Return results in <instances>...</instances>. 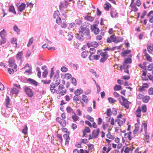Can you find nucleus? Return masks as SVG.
<instances>
[{"label": "nucleus", "mask_w": 153, "mask_h": 153, "mask_svg": "<svg viewBox=\"0 0 153 153\" xmlns=\"http://www.w3.org/2000/svg\"><path fill=\"white\" fill-rule=\"evenodd\" d=\"M67 90L65 89V87L62 85H59L58 88L56 90L55 92L59 94L57 96V98L58 99H60V95L63 96L66 93Z\"/></svg>", "instance_id": "f257e3e1"}, {"label": "nucleus", "mask_w": 153, "mask_h": 153, "mask_svg": "<svg viewBox=\"0 0 153 153\" xmlns=\"http://www.w3.org/2000/svg\"><path fill=\"white\" fill-rule=\"evenodd\" d=\"M97 54L100 55V56L101 57L100 60V61L101 62H104L108 57V55L107 52H102L100 50H99L97 51Z\"/></svg>", "instance_id": "f03ea898"}, {"label": "nucleus", "mask_w": 153, "mask_h": 153, "mask_svg": "<svg viewBox=\"0 0 153 153\" xmlns=\"http://www.w3.org/2000/svg\"><path fill=\"white\" fill-rule=\"evenodd\" d=\"M79 32L83 36H88L89 34V30L85 25H82L80 27Z\"/></svg>", "instance_id": "7ed1b4c3"}, {"label": "nucleus", "mask_w": 153, "mask_h": 153, "mask_svg": "<svg viewBox=\"0 0 153 153\" xmlns=\"http://www.w3.org/2000/svg\"><path fill=\"white\" fill-rule=\"evenodd\" d=\"M13 88L11 89L10 95L12 96L15 94L17 96L19 92V84H13Z\"/></svg>", "instance_id": "20e7f679"}, {"label": "nucleus", "mask_w": 153, "mask_h": 153, "mask_svg": "<svg viewBox=\"0 0 153 153\" xmlns=\"http://www.w3.org/2000/svg\"><path fill=\"white\" fill-rule=\"evenodd\" d=\"M8 63L10 67H12L14 66L13 68L15 69V71H17V65L15 63V61L14 57L9 58Z\"/></svg>", "instance_id": "39448f33"}, {"label": "nucleus", "mask_w": 153, "mask_h": 153, "mask_svg": "<svg viewBox=\"0 0 153 153\" xmlns=\"http://www.w3.org/2000/svg\"><path fill=\"white\" fill-rule=\"evenodd\" d=\"M122 99L123 102H120L121 104L124 106V107L127 109H128L129 108V104H130V102H129L126 98L122 96Z\"/></svg>", "instance_id": "423d86ee"}, {"label": "nucleus", "mask_w": 153, "mask_h": 153, "mask_svg": "<svg viewBox=\"0 0 153 153\" xmlns=\"http://www.w3.org/2000/svg\"><path fill=\"white\" fill-rule=\"evenodd\" d=\"M24 90L28 97H32L33 96L34 93L31 89L28 87H26L25 88Z\"/></svg>", "instance_id": "0eeeda50"}, {"label": "nucleus", "mask_w": 153, "mask_h": 153, "mask_svg": "<svg viewBox=\"0 0 153 153\" xmlns=\"http://www.w3.org/2000/svg\"><path fill=\"white\" fill-rule=\"evenodd\" d=\"M10 102L11 100L9 96L6 95L5 100V105L6 108L10 109V110L11 111V106L12 105V104L10 103Z\"/></svg>", "instance_id": "6e6552de"}, {"label": "nucleus", "mask_w": 153, "mask_h": 153, "mask_svg": "<svg viewBox=\"0 0 153 153\" xmlns=\"http://www.w3.org/2000/svg\"><path fill=\"white\" fill-rule=\"evenodd\" d=\"M56 120L59 123L61 126L62 127H65L66 125V123L65 120L63 119L60 117H58L56 118Z\"/></svg>", "instance_id": "1a4fd4ad"}, {"label": "nucleus", "mask_w": 153, "mask_h": 153, "mask_svg": "<svg viewBox=\"0 0 153 153\" xmlns=\"http://www.w3.org/2000/svg\"><path fill=\"white\" fill-rule=\"evenodd\" d=\"M59 13L58 10L55 11L54 14V18L56 19V22L58 24H60L61 22V18L59 17Z\"/></svg>", "instance_id": "9d476101"}, {"label": "nucleus", "mask_w": 153, "mask_h": 153, "mask_svg": "<svg viewBox=\"0 0 153 153\" xmlns=\"http://www.w3.org/2000/svg\"><path fill=\"white\" fill-rule=\"evenodd\" d=\"M54 81L55 82V84L57 86L60 83V78L58 73L55 74L54 76Z\"/></svg>", "instance_id": "9b49d317"}, {"label": "nucleus", "mask_w": 153, "mask_h": 153, "mask_svg": "<svg viewBox=\"0 0 153 153\" xmlns=\"http://www.w3.org/2000/svg\"><path fill=\"white\" fill-rule=\"evenodd\" d=\"M102 44V42L101 41H100L99 42H91L88 43H87V45L89 48L91 46L94 47V48L97 47L99 44Z\"/></svg>", "instance_id": "f8f14e48"}, {"label": "nucleus", "mask_w": 153, "mask_h": 153, "mask_svg": "<svg viewBox=\"0 0 153 153\" xmlns=\"http://www.w3.org/2000/svg\"><path fill=\"white\" fill-rule=\"evenodd\" d=\"M124 137L125 138L129 140L130 141L134 138V136L132 135L131 132L129 131L125 134Z\"/></svg>", "instance_id": "ddd939ff"}, {"label": "nucleus", "mask_w": 153, "mask_h": 153, "mask_svg": "<svg viewBox=\"0 0 153 153\" xmlns=\"http://www.w3.org/2000/svg\"><path fill=\"white\" fill-rule=\"evenodd\" d=\"M116 41V37L115 35L111 36L107 38V42L108 43H111L112 42H115Z\"/></svg>", "instance_id": "4468645a"}, {"label": "nucleus", "mask_w": 153, "mask_h": 153, "mask_svg": "<svg viewBox=\"0 0 153 153\" xmlns=\"http://www.w3.org/2000/svg\"><path fill=\"white\" fill-rule=\"evenodd\" d=\"M91 30L93 31L95 34H98L99 32V29L97 27V25L96 24H94L91 27Z\"/></svg>", "instance_id": "2eb2a0df"}, {"label": "nucleus", "mask_w": 153, "mask_h": 153, "mask_svg": "<svg viewBox=\"0 0 153 153\" xmlns=\"http://www.w3.org/2000/svg\"><path fill=\"white\" fill-rule=\"evenodd\" d=\"M126 119L125 118H124L122 120H120L117 119L115 120V121L117 122L118 125L120 126H122L123 124L125 123Z\"/></svg>", "instance_id": "dca6fc26"}, {"label": "nucleus", "mask_w": 153, "mask_h": 153, "mask_svg": "<svg viewBox=\"0 0 153 153\" xmlns=\"http://www.w3.org/2000/svg\"><path fill=\"white\" fill-rule=\"evenodd\" d=\"M11 111H12V110L10 111V109L6 108L5 109V112H3V111H1V114L4 117H8L10 115V112Z\"/></svg>", "instance_id": "f3484780"}, {"label": "nucleus", "mask_w": 153, "mask_h": 153, "mask_svg": "<svg viewBox=\"0 0 153 153\" xmlns=\"http://www.w3.org/2000/svg\"><path fill=\"white\" fill-rule=\"evenodd\" d=\"M100 131V129L99 128H97L96 130H93L92 133V138H96L99 134Z\"/></svg>", "instance_id": "a211bd4d"}, {"label": "nucleus", "mask_w": 153, "mask_h": 153, "mask_svg": "<svg viewBox=\"0 0 153 153\" xmlns=\"http://www.w3.org/2000/svg\"><path fill=\"white\" fill-rule=\"evenodd\" d=\"M68 4V0H65V1L61 3L59 5V8L60 9H62L65 8H66Z\"/></svg>", "instance_id": "6ab92c4d"}, {"label": "nucleus", "mask_w": 153, "mask_h": 153, "mask_svg": "<svg viewBox=\"0 0 153 153\" xmlns=\"http://www.w3.org/2000/svg\"><path fill=\"white\" fill-rule=\"evenodd\" d=\"M139 128V127L138 125L137 124H135V129L134 130L133 134H132V135L134 136V137L137 135Z\"/></svg>", "instance_id": "aec40b11"}, {"label": "nucleus", "mask_w": 153, "mask_h": 153, "mask_svg": "<svg viewBox=\"0 0 153 153\" xmlns=\"http://www.w3.org/2000/svg\"><path fill=\"white\" fill-rule=\"evenodd\" d=\"M100 58V55L97 54V55L93 56L92 55H90L89 56V59L91 60H97Z\"/></svg>", "instance_id": "412c9836"}, {"label": "nucleus", "mask_w": 153, "mask_h": 153, "mask_svg": "<svg viewBox=\"0 0 153 153\" xmlns=\"http://www.w3.org/2000/svg\"><path fill=\"white\" fill-rule=\"evenodd\" d=\"M69 134H65L63 135V137L65 140V144L67 145L68 144L70 140Z\"/></svg>", "instance_id": "4be33fe9"}, {"label": "nucleus", "mask_w": 153, "mask_h": 153, "mask_svg": "<svg viewBox=\"0 0 153 153\" xmlns=\"http://www.w3.org/2000/svg\"><path fill=\"white\" fill-rule=\"evenodd\" d=\"M141 108L140 106H139L135 112L137 117L140 118L141 117Z\"/></svg>", "instance_id": "5701e85b"}, {"label": "nucleus", "mask_w": 153, "mask_h": 153, "mask_svg": "<svg viewBox=\"0 0 153 153\" xmlns=\"http://www.w3.org/2000/svg\"><path fill=\"white\" fill-rule=\"evenodd\" d=\"M56 86L54 84L51 83L50 85V89L51 92L53 93L55 92L56 90Z\"/></svg>", "instance_id": "b1692460"}, {"label": "nucleus", "mask_w": 153, "mask_h": 153, "mask_svg": "<svg viewBox=\"0 0 153 153\" xmlns=\"http://www.w3.org/2000/svg\"><path fill=\"white\" fill-rule=\"evenodd\" d=\"M27 67H28V69L25 71L24 72V73H27L28 74H31L32 73L31 67V66H30L28 64H26V65L25 66L24 68H25Z\"/></svg>", "instance_id": "393cba45"}, {"label": "nucleus", "mask_w": 153, "mask_h": 153, "mask_svg": "<svg viewBox=\"0 0 153 153\" xmlns=\"http://www.w3.org/2000/svg\"><path fill=\"white\" fill-rule=\"evenodd\" d=\"M131 52L130 50H126L122 52L121 55L123 57H125L128 55Z\"/></svg>", "instance_id": "a878e982"}, {"label": "nucleus", "mask_w": 153, "mask_h": 153, "mask_svg": "<svg viewBox=\"0 0 153 153\" xmlns=\"http://www.w3.org/2000/svg\"><path fill=\"white\" fill-rule=\"evenodd\" d=\"M142 127L140 131V132L141 133L143 131V129L144 131L145 132V133L146 134L147 129V123H143Z\"/></svg>", "instance_id": "bb28decb"}, {"label": "nucleus", "mask_w": 153, "mask_h": 153, "mask_svg": "<svg viewBox=\"0 0 153 153\" xmlns=\"http://www.w3.org/2000/svg\"><path fill=\"white\" fill-rule=\"evenodd\" d=\"M27 81L29 82L30 84L35 86H37L38 83L36 81L30 78L27 79Z\"/></svg>", "instance_id": "cd10ccee"}, {"label": "nucleus", "mask_w": 153, "mask_h": 153, "mask_svg": "<svg viewBox=\"0 0 153 153\" xmlns=\"http://www.w3.org/2000/svg\"><path fill=\"white\" fill-rule=\"evenodd\" d=\"M117 13L114 8L111 9V15L112 17H115L117 16Z\"/></svg>", "instance_id": "c85d7f7f"}, {"label": "nucleus", "mask_w": 153, "mask_h": 153, "mask_svg": "<svg viewBox=\"0 0 153 153\" xmlns=\"http://www.w3.org/2000/svg\"><path fill=\"white\" fill-rule=\"evenodd\" d=\"M147 49L149 53L153 54V44L152 45H148Z\"/></svg>", "instance_id": "c756f323"}, {"label": "nucleus", "mask_w": 153, "mask_h": 153, "mask_svg": "<svg viewBox=\"0 0 153 153\" xmlns=\"http://www.w3.org/2000/svg\"><path fill=\"white\" fill-rule=\"evenodd\" d=\"M83 92V90L81 89H77L74 92V94L75 95L77 96H79L81 94H82Z\"/></svg>", "instance_id": "7c9ffc66"}, {"label": "nucleus", "mask_w": 153, "mask_h": 153, "mask_svg": "<svg viewBox=\"0 0 153 153\" xmlns=\"http://www.w3.org/2000/svg\"><path fill=\"white\" fill-rule=\"evenodd\" d=\"M9 11L10 12H11L14 14H16V13L14 7L13 5H10L9 8Z\"/></svg>", "instance_id": "2f4dec72"}, {"label": "nucleus", "mask_w": 153, "mask_h": 153, "mask_svg": "<svg viewBox=\"0 0 153 153\" xmlns=\"http://www.w3.org/2000/svg\"><path fill=\"white\" fill-rule=\"evenodd\" d=\"M17 38H13L11 39V43L13 44H15V47L17 48H19V47L17 46Z\"/></svg>", "instance_id": "473e14b6"}, {"label": "nucleus", "mask_w": 153, "mask_h": 153, "mask_svg": "<svg viewBox=\"0 0 153 153\" xmlns=\"http://www.w3.org/2000/svg\"><path fill=\"white\" fill-rule=\"evenodd\" d=\"M150 99V97L149 96H144L143 100V102L144 103H147L149 102Z\"/></svg>", "instance_id": "72a5a7b5"}, {"label": "nucleus", "mask_w": 153, "mask_h": 153, "mask_svg": "<svg viewBox=\"0 0 153 153\" xmlns=\"http://www.w3.org/2000/svg\"><path fill=\"white\" fill-rule=\"evenodd\" d=\"M66 110L67 112L70 114H73L74 113V110L70 106H68L67 107Z\"/></svg>", "instance_id": "f704fd0d"}, {"label": "nucleus", "mask_w": 153, "mask_h": 153, "mask_svg": "<svg viewBox=\"0 0 153 153\" xmlns=\"http://www.w3.org/2000/svg\"><path fill=\"white\" fill-rule=\"evenodd\" d=\"M84 18L86 20L89 21L90 22H92L94 20V17L89 15H87Z\"/></svg>", "instance_id": "c9c22d12"}, {"label": "nucleus", "mask_w": 153, "mask_h": 153, "mask_svg": "<svg viewBox=\"0 0 153 153\" xmlns=\"http://www.w3.org/2000/svg\"><path fill=\"white\" fill-rule=\"evenodd\" d=\"M72 118L74 122H76L79 119V117L74 113L72 116Z\"/></svg>", "instance_id": "e433bc0d"}, {"label": "nucleus", "mask_w": 153, "mask_h": 153, "mask_svg": "<svg viewBox=\"0 0 153 153\" xmlns=\"http://www.w3.org/2000/svg\"><path fill=\"white\" fill-rule=\"evenodd\" d=\"M143 73L142 74V79L143 80H148V79H146V71L144 70H143L142 71Z\"/></svg>", "instance_id": "4c0bfd02"}, {"label": "nucleus", "mask_w": 153, "mask_h": 153, "mask_svg": "<svg viewBox=\"0 0 153 153\" xmlns=\"http://www.w3.org/2000/svg\"><path fill=\"white\" fill-rule=\"evenodd\" d=\"M129 67V65L128 64L126 63L125 62H124L123 65H121L120 67V70L122 71V68L123 69H126L128 68Z\"/></svg>", "instance_id": "58836bf2"}, {"label": "nucleus", "mask_w": 153, "mask_h": 153, "mask_svg": "<svg viewBox=\"0 0 153 153\" xmlns=\"http://www.w3.org/2000/svg\"><path fill=\"white\" fill-rule=\"evenodd\" d=\"M111 4L108 2L106 3L104 5V7L105 10H108L109 7H111Z\"/></svg>", "instance_id": "ea45409f"}, {"label": "nucleus", "mask_w": 153, "mask_h": 153, "mask_svg": "<svg viewBox=\"0 0 153 153\" xmlns=\"http://www.w3.org/2000/svg\"><path fill=\"white\" fill-rule=\"evenodd\" d=\"M63 78L65 79H70L71 77V75L69 73H67L64 75H62Z\"/></svg>", "instance_id": "a19ab883"}, {"label": "nucleus", "mask_w": 153, "mask_h": 153, "mask_svg": "<svg viewBox=\"0 0 153 153\" xmlns=\"http://www.w3.org/2000/svg\"><path fill=\"white\" fill-rule=\"evenodd\" d=\"M122 89L121 86L117 85H115L114 87V91H118Z\"/></svg>", "instance_id": "79ce46f5"}, {"label": "nucleus", "mask_w": 153, "mask_h": 153, "mask_svg": "<svg viewBox=\"0 0 153 153\" xmlns=\"http://www.w3.org/2000/svg\"><path fill=\"white\" fill-rule=\"evenodd\" d=\"M82 100L83 102L86 103H87L88 102V99L87 97L85 95H82Z\"/></svg>", "instance_id": "37998d69"}, {"label": "nucleus", "mask_w": 153, "mask_h": 153, "mask_svg": "<svg viewBox=\"0 0 153 153\" xmlns=\"http://www.w3.org/2000/svg\"><path fill=\"white\" fill-rule=\"evenodd\" d=\"M144 56H146V59L147 60L150 62H152V59L149 55L147 53H145V54L144 55Z\"/></svg>", "instance_id": "c03bdc74"}, {"label": "nucleus", "mask_w": 153, "mask_h": 153, "mask_svg": "<svg viewBox=\"0 0 153 153\" xmlns=\"http://www.w3.org/2000/svg\"><path fill=\"white\" fill-rule=\"evenodd\" d=\"M88 55V52L86 51H83L82 53L81 56L83 58H85Z\"/></svg>", "instance_id": "a18cd8bd"}, {"label": "nucleus", "mask_w": 153, "mask_h": 153, "mask_svg": "<svg viewBox=\"0 0 153 153\" xmlns=\"http://www.w3.org/2000/svg\"><path fill=\"white\" fill-rule=\"evenodd\" d=\"M84 36L81 33H76V37L78 39H82Z\"/></svg>", "instance_id": "49530a36"}, {"label": "nucleus", "mask_w": 153, "mask_h": 153, "mask_svg": "<svg viewBox=\"0 0 153 153\" xmlns=\"http://www.w3.org/2000/svg\"><path fill=\"white\" fill-rule=\"evenodd\" d=\"M26 4L24 3H22L20 5V11H22L25 8Z\"/></svg>", "instance_id": "de8ad7c7"}, {"label": "nucleus", "mask_w": 153, "mask_h": 153, "mask_svg": "<svg viewBox=\"0 0 153 153\" xmlns=\"http://www.w3.org/2000/svg\"><path fill=\"white\" fill-rule=\"evenodd\" d=\"M130 6L131 7V10L130 12L131 13H132V12L134 11V12H137V8L135 6H133L131 4L130 5Z\"/></svg>", "instance_id": "09e8293b"}, {"label": "nucleus", "mask_w": 153, "mask_h": 153, "mask_svg": "<svg viewBox=\"0 0 153 153\" xmlns=\"http://www.w3.org/2000/svg\"><path fill=\"white\" fill-rule=\"evenodd\" d=\"M7 71L10 74H13L15 72H16L17 71H15V69L8 68L7 69Z\"/></svg>", "instance_id": "8fccbe9b"}, {"label": "nucleus", "mask_w": 153, "mask_h": 153, "mask_svg": "<svg viewBox=\"0 0 153 153\" xmlns=\"http://www.w3.org/2000/svg\"><path fill=\"white\" fill-rule=\"evenodd\" d=\"M27 125H25L24 127L23 128V129L22 130V132L24 134H27Z\"/></svg>", "instance_id": "3c124183"}, {"label": "nucleus", "mask_w": 153, "mask_h": 153, "mask_svg": "<svg viewBox=\"0 0 153 153\" xmlns=\"http://www.w3.org/2000/svg\"><path fill=\"white\" fill-rule=\"evenodd\" d=\"M106 137L107 138L109 139H113L114 138V136L112 135L110 132L106 134Z\"/></svg>", "instance_id": "603ef678"}, {"label": "nucleus", "mask_w": 153, "mask_h": 153, "mask_svg": "<svg viewBox=\"0 0 153 153\" xmlns=\"http://www.w3.org/2000/svg\"><path fill=\"white\" fill-rule=\"evenodd\" d=\"M13 29L14 31L16 32L17 34H19V29L18 27L16 25H15L13 27Z\"/></svg>", "instance_id": "864d4df0"}, {"label": "nucleus", "mask_w": 153, "mask_h": 153, "mask_svg": "<svg viewBox=\"0 0 153 153\" xmlns=\"http://www.w3.org/2000/svg\"><path fill=\"white\" fill-rule=\"evenodd\" d=\"M96 52V50L94 48H91L90 49L89 52L91 53L90 55H92L95 53Z\"/></svg>", "instance_id": "5fc2aeb1"}, {"label": "nucleus", "mask_w": 153, "mask_h": 153, "mask_svg": "<svg viewBox=\"0 0 153 153\" xmlns=\"http://www.w3.org/2000/svg\"><path fill=\"white\" fill-rule=\"evenodd\" d=\"M148 68L149 71H152V74H153V63L150 64L148 66Z\"/></svg>", "instance_id": "6e6d98bb"}, {"label": "nucleus", "mask_w": 153, "mask_h": 153, "mask_svg": "<svg viewBox=\"0 0 153 153\" xmlns=\"http://www.w3.org/2000/svg\"><path fill=\"white\" fill-rule=\"evenodd\" d=\"M61 130L62 132L66 133V134H69V132L67 128L63 127L61 128Z\"/></svg>", "instance_id": "4d7b16f0"}, {"label": "nucleus", "mask_w": 153, "mask_h": 153, "mask_svg": "<svg viewBox=\"0 0 153 153\" xmlns=\"http://www.w3.org/2000/svg\"><path fill=\"white\" fill-rule=\"evenodd\" d=\"M87 119L89 120L91 122H93L94 121V118L89 115H87L86 117Z\"/></svg>", "instance_id": "13d9d810"}, {"label": "nucleus", "mask_w": 153, "mask_h": 153, "mask_svg": "<svg viewBox=\"0 0 153 153\" xmlns=\"http://www.w3.org/2000/svg\"><path fill=\"white\" fill-rule=\"evenodd\" d=\"M142 111L143 113H145L147 111V107L146 105H144L142 106Z\"/></svg>", "instance_id": "bf43d9fd"}, {"label": "nucleus", "mask_w": 153, "mask_h": 153, "mask_svg": "<svg viewBox=\"0 0 153 153\" xmlns=\"http://www.w3.org/2000/svg\"><path fill=\"white\" fill-rule=\"evenodd\" d=\"M112 112L111 109L108 108L107 109L106 111V114L108 116L110 117L112 114Z\"/></svg>", "instance_id": "052dcab7"}, {"label": "nucleus", "mask_w": 153, "mask_h": 153, "mask_svg": "<svg viewBox=\"0 0 153 153\" xmlns=\"http://www.w3.org/2000/svg\"><path fill=\"white\" fill-rule=\"evenodd\" d=\"M48 73V71L47 70H45L42 73L43 77L44 78H46L47 76Z\"/></svg>", "instance_id": "680f3d73"}, {"label": "nucleus", "mask_w": 153, "mask_h": 153, "mask_svg": "<svg viewBox=\"0 0 153 153\" xmlns=\"http://www.w3.org/2000/svg\"><path fill=\"white\" fill-rule=\"evenodd\" d=\"M108 100L109 102L111 103H114L116 101V100H114V99L111 97H109L108 99Z\"/></svg>", "instance_id": "e2e57ef3"}, {"label": "nucleus", "mask_w": 153, "mask_h": 153, "mask_svg": "<svg viewBox=\"0 0 153 153\" xmlns=\"http://www.w3.org/2000/svg\"><path fill=\"white\" fill-rule=\"evenodd\" d=\"M131 59L128 58L125 59L124 62L128 64L129 63H131Z\"/></svg>", "instance_id": "0e129e2a"}, {"label": "nucleus", "mask_w": 153, "mask_h": 153, "mask_svg": "<svg viewBox=\"0 0 153 153\" xmlns=\"http://www.w3.org/2000/svg\"><path fill=\"white\" fill-rule=\"evenodd\" d=\"M80 98V97L78 96H77L75 95V96H74V97L73 98V100L75 101H78L79 100V99Z\"/></svg>", "instance_id": "69168bd1"}, {"label": "nucleus", "mask_w": 153, "mask_h": 153, "mask_svg": "<svg viewBox=\"0 0 153 153\" xmlns=\"http://www.w3.org/2000/svg\"><path fill=\"white\" fill-rule=\"evenodd\" d=\"M95 39L98 42H99L98 41H100L102 39V37L101 35H98L96 36Z\"/></svg>", "instance_id": "338daca9"}, {"label": "nucleus", "mask_w": 153, "mask_h": 153, "mask_svg": "<svg viewBox=\"0 0 153 153\" xmlns=\"http://www.w3.org/2000/svg\"><path fill=\"white\" fill-rule=\"evenodd\" d=\"M33 38H31L30 39L28 42L27 44V46L28 47H29L33 43Z\"/></svg>", "instance_id": "774afa93"}]
</instances>
